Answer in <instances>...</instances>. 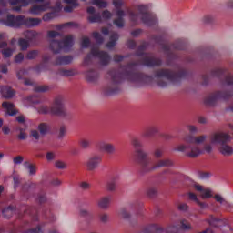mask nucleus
Wrapping results in <instances>:
<instances>
[{
  "label": "nucleus",
  "mask_w": 233,
  "mask_h": 233,
  "mask_svg": "<svg viewBox=\"0 0 233 233\" xmlns=\"http://www.w3.org/2000/svg\"><path fill=\"white\" fill-rule=\"evenodd\" d=\"M135 157L137 163L140 165L143 172H152L155 168H159L161 167H172L174 163L170 159L158 160L155 165L152 164V159L148 157V154L143 150H136Z\"/></svg>",
  "instance_id": "nucleus-2"
},
{
  "label": "nucleus",
  "mask_w": 233,
  "mask_h": 233,
  "mask_svg": "<svg viewBox=\"0 0 233 233\" xmlns=\"http://www.w3.org/2000/svg\"><path fill=\"white\" fill-rule=\"evenodd\" d=\"M2 108H4L7 116H15L19 112L12 102H3Z\"/></svg>",
  "instance_id": "nucleus-14"
},
{
  "label": "nucleus",
  "mask_w": 233,
  "mask_h": 233,
  "mask_svg": "<svg viewBox=\"0 0 233 233\" xmlns=\"http://www.w3.org/2000/svg\"><path fill=\"white\" fill-rule=\"evenodd\" d=\"M64 3H66V5H73L75 6H79V3L77 0H63Z\"/></svg>",
  "instance_id": "nucleus-52"
},
{
  "label": "nucleus",
  "mask_w": 233,
  "mask_h": 233,
  "mask_svg": "<svg viewBox=\"0 0 233 233\" xmlns=\"http://www.w3.org/2000/svg\"><path fill=\"white\" fill-rule=\"evenodd\" d=\"M80 188H82V190H90V183H87V182L80 183Z\"/></svg>",
  "instance_id": "nucleus-49"
},
{
  "label": "nucleus",
  "mask_w": 233,
  "mask_h": 233,
  "mask_svg": "<svg viewBox=\"0 0 233 233\" xmlns=\"http://www.w3.org/2000/svg\"><path fill=\"white\" fill-rule=\"evenodd\" d=\"M72 62V56H63L56 60V65H68Z\"/></svg>",
  "instance_id": "nucleus-25"
},
{
  "label": "nucleus",
  "mask_w": 233,
  "mask_h": 233,
  "mask_svg": "<svg viewBox=\"0 0 233 233\" xmlns=\"http://www.w3.org/2000/svg\"><path fill=\"white\" fill-rule=\"evenodd\" d=\"M214 198H215V200H216L218 203H220V204L225 203V198H223V197H222L221 195H215V196H214Z\"/></svg>",
  "instance_id": "nucleus-55"
},
{
  "label": "nucleus",
  "mask_w": 233,
  "mask_h": 233,
  "mask_svg": "<svg viewBox=\"0 0 233 233\" xmlns=\"http://www.w3.org/2000/svg\"><path fill=\"white\" fill-rule=\"evenodd\" d=\"M154 156H155V157H157V159H159L160 157H163V150L156 149L155 152H154Z\"/></svg>",
  "instance_id": "nucleus-50"
},
{
  "label": "nucleus",
  "mask_w": 233,
  "mask_h": 233,
  "mask_svg": "<svg viewBox=\"0 0 233 233\" xmlns=\"http://www.w3.org/2000/svg\"><path fill=\"white\" fill-rule=\"evenodd\" d=\"M50 130V127L46 123H41L38 125V131L41 136H46L48 131Z\"/></svg>",
  "instance_id": "nucleus-20"
},
{
  "label": "nucleus",
  "mask_w": 233,
  "mask_h": 233,
  "mask_svg": "<svg viewBox=\"0 0 233 233\" xmlns=\"http://www.w3.org/2000/svg\"><path fill=\"white\" fill-rule=\"evenodd\" d=\"M159 132V128L156 127H151L149 128H147V130L145 132L144 136L146 137H148L150 136H154V134H157Z\"/></svg>",
  "instance_id": "nucleus-27"
},
{
  "label": "nucleus",
  "mask_w": 233,
  "mask_h": 233,
  "mask_svg": "<svg viewBox=\"0 0 233 233\" xmlns=\"http://www.w3.org/2000/svg\"><path fill=\"white\" fill-rule=\"evenodd\" d=\"M60 76H72V71L60 70Z\"/></svg>",
  "instance_id": "nucleus-63"
},
{
  "label": "nucleus",
  "mask_w": 233,
  "mask_h": 233,
  "mask_svg": "<svg viewBox=\"0 0 233 233\" xmlns=\"http://www.w3.org/2000/svg\"><path fill=\"white\" fill-rule=\"evenodd\" d=\"M12 214H14V211L10 208H6L3 210V216L4 218H12Z\"/></svg>",
  "instance_id": "nucleus-36"
},
{
  "label": "nucleus",
  "mask_w": 233,
  "mask_h": 233,
  "mask_svg": "<svg viewBox=\"0 0 233 233\" xmlns=\"http://www.w3.org/2000/svg\"><path fill=\"white\" fill-rule=\"evenodd\" d=\"M46 158L47 161H53V159H56V154L54 152H48L46 156Z\"/></svg>",
  "instance_id": "nucleus-53"
},
{
  "label": "nucleus",
  "mask_w": 233,
  "mask_h": 233,
  "mask_svg": "<svg viewBox=\"0 0 233 233\" xmlns=\"http://www.w3.org/2000/svg\"><path fill=\"white\" fill-rule=\"evenodd\" d=\"M117 39H119V36L117 35V34L112 35L110 37V41L106 44V47L114 48V46H116V41H117Z\"/></svg>",
  "instance_id": "nucleus-24"
},
{
  "label": "nucleus",
  "mask_w": 233,
  "mask_h": 233,
  "mask_svg": "<svg viewBox=\"0 0 233 233\" xmlns=\"http://www.w3.org/2000/svg\"><path fill=\"white\" fill-rule=\"evenodd\" d=\"M157 77L158 79L159 86H167V82L163 81H170L174 83L176 79H177V75L168 71V70H159L157 72Z\"/></svg>",
  "instance_id": "nucleus-7"
},
{
  "label": "nucleus",
  "mask_w": 233,
  "mask_h": 233,
  "mask_svg": "<svg viewBox=\"0 0 233 233\" xmlns=\"http://www.w3.org/2000/svg\"><path fill=\"white\" fill-rule=\"evenodd\" d=\"M96 147L98 149H100L102 152H106V154H116V146L112 143L105 142V141H99L96 144Z\"/></svg>",
  "instance_id": "nucleus-11"
},
{
  "label": "nucleus",
  "mask_w": 233,
  "mask_h": 233,
  "mask_svg": "<svg viewBox=\"0 0 233 233\" xmlns=\"http://www.w3.org/2000/svg\"><path fill=\"white\" fill-rule=\"evenodd\" d=\"M25 233H43V230L41 229V226H37L35 228L28 229Z\"/></svg>",
  "instance_id": "nucleus-45"
},
{
  "label": "nucleus",
  "mask_w": 233,
  "mask_h": 233,
  "mask_svg": "<svg viewBox=\"0 0 233 233\" xmlns=\"http://www.w3.org/2000/svg\"><path fill=\"white\" fill-rule=\"evenodd\" d=\"M193 188L198 192L200 198L202 199H210L212 198V190L210 188H205V187L199 185V184H195L193 186Z\"/></svg>",
  "instance_id": "nucleus-12"
},
{
  "label": "nucleus",
  "mask_w": 233,
  "mask_h": 233,
  "mask_svg": "<svg viewBox=\"0 0 233 233\" xmlns=\"http://www.w3.org/2000/svg\"><path fill=\"white\" fill-rule=\"evenodd\" d=\"M120 218H123L124 219H127V218H130V213L127 211V209H121L119 211Z\"/></svg>",
  "instance_id": "nucleus-40"
},
{
  "label": "nucleus",
  "mask_w": 233,
  "mask_h": 233,
  "mask_svg": "<svg viewBox=\"0 0 233 233\" xmlns=\"http://www.w3.org/2000/svg\"><path fill=\"white\" fill-rule=\"evenodd\" d=\"M181 225L184 230H192V225L188 221L182 220Z\"/></svg>",
  "instance_id": "nucleus-37"
},
{
  "label": "nucleus",
  "mask_w": 233,
  "mask_h": 233,
  "mask_svg": "<svg viewBox=\"0 0 233 233\" xmlns=\"http://www.w3.org/2000/svg\"><path fill=\"white\" fill-rule=\"evenodd\" d=\"M24 35L26 37L28 41H32L33 39H35L38 34L35 31H25L24 33Z\"/></svg>",
  "instance_id": "nucleus-28"
},
{
  "label": "nucleus",
  "mask_w": 233,
  "mask_h": 233,
  "mask_svg": "<svg viewBox=\"0 0 233 233\" xmlns=\"http://www.w3.org/2000/svg\"><path fill=\"white\" fill-rule=\"evenodd\" d=\"M23 161H24V158L21 156H17V157L13 158V163L15 165H21V163H23Z\"/></svg>",
  "instance_id": "nucleus-44"
},
{
  "label": "nucleus",
  "mask_w": 233,
  "mask_h": 233,
  "mask_svg": "<svg viewBox=\"0 0 233 233\" xmlns=\"http://www.w3.org/2000/svg\"><path fill=\"white\" fill-rule=\"evenodd\" d=\"M79 145L84 150H86L87 148L92 147V142L88 138H81L79 140Z\"/></svg>",
  "instance_id": "nucleus-22"
},
{
  "label": "nucleus",
  "mask_w": 233,
  "mask_h": 233,
  "mask_svg": "<svg viewBox=\"0 0 233 233\" xmlns=\"http://www.w3.org/2000/svg\"><path fill=\"white\" fill-rule=\"evenodd\" d=\"M0 72H2V74H8V67L6 65L0 66Z\"/></svg>",
  "instance_id": "nucleus-61"
},
{
  "label": "nucleus",
  "mask_w": 233,
  "mask_h": 233,
  "mask_svg": "<svg viewBox=\"0 0 233 233\" xmlns=\"http://www.w3.org/2000/svg\"><path fill=\"white\" fill-rule=\"evenodd\" d=\"M48 37L50 39V48L54 54L59 53L61 48H70L74 45V36L72 35H67L65 37L63 43L61 44L59 39L56 37H61L59 35V33L56 31H49L48 32Z\"/></svg>",
  "instance_id": "nucleus-6"
},
{
  "label": "nucleus",
  "mask_w": 233,
  "mask_h": 233,
  "mask_svg": "<svg viewBox=\"0 0 233 233\" xmlns=\"http://www.w3.org/2000/svg\"><path fill=\"white\" fill-rule=\"evenodd\" d=\"M132 145H133V147H135V148H141V147H143L141 140H139L137 138H134L132 140Z\"/></svg>",
  "instance_id": "nucleus-41"
},
{
  "label": "nucleus",
  "mask_w": 233,
  "mask_h": 233,
  "mask_svg": "<svg viewBox=\"0 0 233 233\" xmlns=\"http://www.w3.org/2000/svg\"><path fill=\"white\" fill-rule=\"evenodd\" d=\"M212 145H217V144H212V142H210V144L205 145L204 146L205 152H207L208 154H210V152H212Z\"/></svg>",
  "instance_id": "nucleus-48"
},
{
  "label": "nucleus",
  "mask_w": 233,
  "mask_h": 233,
  "mask_svg": "<svg viewBox=\"0 0 233 233\" xmlns=\"http://www.w3.org/2000/svg\"><path fill=\"white\" fill-rule=\"evenodd\" d=\"M38 112L39 114H50L51 116H58L59 117H66L68 116V112L65 108L63 97L55 98L50 108L46 106H41L38 108Z\"/></svg>",
  "instance_id": "nucleus-5"
},
{
  "label": "nucleus",
  "mask_w": 233,
  "mask_h": 233,
  "mask_svg": "<svg viewBox=\"0 0 233 233\" xmlns=\"http://www.w3.org/2000/svg\"><path fill=\"white\" fill-rule=\"evenodd\" d=\"M90 45V39L88 37L82 38V47L86 48Z\"/></svg>",
  "instance_id": "nucleus-46"
},
{
  "label": "nucleus",
  "mask_w": 233,
  "mask_h": 233,
  "mask_svg": "<svg viewBox=\"0 0 233 233\" xmlns=\"http://www.w3.org/2000/svg\"><path fill=\"white\" fill-rule=\"evenodd\" d=\"M178 210H182V212H185L188 210V205L182 203L177 206Z\"/></svg>",
  "instance_id": "nucleus-54"
},
{
  "label": "nucleus",
  "mask_w": 233,
  "mask_h": 233,
  "mask_svg": "<svg viewBox=\"0 0 233 233\" xmlns=\"http://www.w3.org/2000/svg\"><path fill=\"white\" fill-rule=\"evenodd\" d=\"M50 8H52L50 2L35 4L30 7L29 14H32V15H41L43 12H46L47 10H50Z\"/></svg>",
  "instance_id": "nucleus-8"
},
{
  "label": "nucleus",
  "mask_w": 233,
  "mask_h": 233,
  "mask_svg": "<svg viewBox=\"0 0 233 233\" xmlns=\"http://www.w3.org/2000/svg\"><path fill=\"white\" fill-rule=\"evenodd\" d=\"M114 24L118 27V28H123L125 26V22L123 21L122 18H118L114 21Z\"/></svg>",
  "instance_id": "nucleus-43"
},
{
  "label": "nucleus",
  "mask_w": 233,
  "mask_h": 233,
  "mask_svg": "<svg viewBox=\"0 0 233 233\" xmlns=\"http://www.w3.org/2000/svg\"><path fill=\"white\" fill-rule=\"evenodd\" d=\"M18 46H20V50L25 52V50H28V47L30 46V42L26 39L20 38L18 40Z\"/></svg>",
  "instance_id": "nucleus-21"
},
{
  "label": "nucleus",
  "mask_w": 233,
  "mask_h": 233,
  "mask_svg": "<svg viewBox=\"0 0 233 233\" xmlns=\"http://www.w3.org/2000/svg\"><path fill=\"white\" fill-rule=\"evenodd\" d=\"M110 200H111L110 197H103L98 200L97 206L99 207V208H102L103 210H106V208L110 207Z\"/></svg>",
  "instance_id": "nucleus-17"
},
{
  "label": "nucleus",
  "mask_w": 233,
  "mask_h": 233,
  "mask_svg": "<svg viewBox=\"0 0 233 233\" xmlns=\"http://www.w3.org/2000/svg\"><path fill=\"white\" fill-rule=\"evenodd\" d=\"M99 218H100V221H102V223H106V221H108L107 214H102L99 216Z\"/></svg>",
  "instance_id": "nucleus-59"
},
{
  "label": "nucleus",
  "mask_w": 233,
  "mask_h": 233,
  "mask_svg": "<svg viewBox=\"0 0 233 233\" xmlns=\"http://www.w3.org/2000/svg\"><path fill=\"white\" fill-rule=\"evenodd\" d=\"M225 5L228 10H233V0H227Z\"/></svg>",
  "instance_id": "nucleus-58"
},
{
  "label": "nucleus",
  "mask_w": 233,
  "mask_h": 233,
  "mask_svg": "<svg viewBox=\"0 0 233 233\" xmlns=\"http://www.w3.org/2000/svg\"><path fill=\"white\" fill-rule=\"evenodd\" d=\"M91 5H96L98 8H106L108 6V4L104 0H93Z\"/></svg>",
  "instance_id": "nucleus-29"
},
{
  "label": "nucleus",
  "mask_w": 233,
  "mask_h": 233,
  "mask_svg": "<svg viewBox=\"0 0 233 233\" xmlns=\"http://www.w3.org/2000/svg\"><path fill=\"white\" fill-rule=\"evenodd\" d=\"M116 187L117 186L114 181L107 182L106 185V188L108 192H114V190H116Z\"/></svg>",
  "instance_id": "nucleus-32"
},
{
  "label": "nucleus",
  "mask_w": 233,
  "mask_h": 233,
  "mask_svg": "<svg viewBox=\"0 0 233 233\" xmlns=\"http://www.w3.org/2000/svg\"><path fill=\"white\" fill-rule=\"evenodd\" d=\"M91 54L95 57H98L102 65H108V62L110 61V56H108L106 53L99 52V49L95 47L92 49Z\"/></svg>",
  "instance_id": "nucleus-13"
},
{
  "label": "nucleus",
  "mask_w": 233,
  "mask_h": 233,
  "mask_svg": "<svg viewBox=\"0 0 233 233\" xmlns=\"http://www.w3.org/2000/svg\"><path fill=\"white\" fill-rule=\"evenodd\" d=\"M113 5L116 8H121L123 6V0H114Z\"/></svg>",
  "instance_id": "nucleus-56"
},
{
  "label": "nucleus",
  "mask_w": 233,
  "mask_h": 233,
  "mask_svg": "<svg viewBox=\"0 0 233 233\" xmlns=\"http://www.w3.org/2000/svg\"><path fill=\"white\" fill-rule=\"evenodd\" d=\"M54 17H56V13L55 12H51V13H47L46 15H43V21L48 22V21H52V19H54Z\"/></svg>",
  "instance_id": "nucleus-33"
},
{
  "label": "nucleus",
  "mask_w": 233,
  "mask_h": 233,
  "mask_svg": "<svg viewBox=\"0 0 233 233\" xmlns=\"http://www.w3.org/2000/svg\"><path fill=\"white\" fill-rule=\"evenodd\" d=\"M96 12V8L90 6L87 8V13L91 15L88 17L89 23H101V16L99 15H94Z\"/></svg>",
  "instance_id": "nucleus-16"
},
{
  "label": "nucleus",
  "mask_w": 233,
  "mask_h": 233,
  "mask_svg": "<svg viewBox=\"0 0 233 233\" xmlns=\"http://www.w3.org/2000/svg\"><path fill=\"white\" fill-rule=\"evenodd\" d=\"M70 5H67L64 8V12L70 13L74 12L75 8H77V6L74 7V4H69Z\"/></svg>",
  "instance_id": "nucleus-47"
},
{
  "label": "nucleus",
  "mask_w": 233,
  "mask_h": 233,
  "mask_svg": "<svg viewBox=\"0 0 233 233\" xmlns=\"http://www.w3.org/2000/svg\"><path fill=\"white\" fill-rule=\"evenodd\" d=\"M55 167L59 170H65V168H66V164L61 160H56L55 162Z\"/></svg>",
  "instance_id": "nucleus-35"
},
{
  "label": "nucleus",
  "mask_w": 233,
  "mask_h": 233,
  "mask_svg": "<svg viewBox=\"0 0 233 233\" xmlns=\"http://www.w3.org/2000/svg\"><path fill=\"white\" fill-rule=\"evenodd\" d=\"M18 139L25 141V139L28 138V134H26V128L18 127Z\"/></svg>",
  "instance_id": "nucleus-23"
},
{
  "label": "nucleus",
  "mask_w": 233,
  "mask_h": 233,
  "mask_svg": "<svg viewBox=\"0 0 233 233\" xmlns=\"http://www.w3.org/2000/svg\"><path fill=\"white\" fill-rule=\"evenodd\" d=\"M185 143L187 144H179L175 147L177 152H183L185 156L187 157H198L201 156V149L198 145H203L205 141H207V136L201 135L198 137H194L189 135L184 138Z\"/></svg>",
  "instance_id": "nucleus-1"
},
{
  "label": "nucleus",
  "mask_w": 233,
  "mask_h": 233,
  "mask_svg": "<svg viewBox=\"0 0 233 233\" xmlns=\"http://www.w3.org/2000/svg\"><path fill=\"white\" fill-rule=\"evenodd\" d=\"M0 94L4 99H12L15 96V91L10 86H2Z\"/></svg>",
  "instance_id": "nucleus-15"
},
{
  "label": "nucleus",
  "mask_w": 233,
  "mask_h": 233,
  "mask_svg": "<svg viewBox=\"0 0 233 233\" xmlns=\"http://www.w3.org/2000/svg\"><path fill=\"white\" fill-rule=\"evenodd\" d=\"M93 37H95L96 41H99V43H103V38L101 37V34L95 32L93 33Z\"/></svg>",
  "instance_id": "nucleus-57"
},
{
  "label": "nucleus",
  "mask_w": 233,
  "mask_h": 233,
  "mask_svg": "<svg viewBox=\"0 0 233 233\" xmlns=\"http://www.w3.org/2000/svg\"><path fill=\"white\" fill-rule=\"evenodd\" d=\"M4 57H11L12 54H14V49L9 47L3 48L1 51Z\"/></svg>",
  "instance_id": "nucleus-31"
},
{
  "label": "nucleus",
  "mask_w": 233,
  "mask_h": 233,
  "mask_svg": "<svg viewBox=\"0 0 233 233\" xmlns=\"http://www.w3.org/2000/svg\"><path fill=\"white\" fill-rule=\"evenodd\" d=\"M159 64H160L159 60H156V58H147L146 60V65L147 66H155V65H159Z\"/></svg>",
  "instance_id": "nucleus-34"
},
{
  "label": "nucleus",
  "mask_w": 233,
  "mask_h": 233,
  "mask_svg": "<svg viewBox=\"0 0 233 233\" xmlns=\"http://www.w3.org/2000/svg\"><path fill=\"white\" fill-rule=\"evenodd\" d=\"M2 131L4 134L8 135V134H10V127H8V126H4L2 127Z\"/></svg>",
  "instance_id": "nucleus-64"
},
{
  "label": "nucleus",
  "mask_w": 233,
  "mask_h": 233,
  "mask_svg": "<svg viewBox=\"0 0 233 233\" xmlns=\"http://www.w3.org/2000/svg\"><path fill=\"white\" fill-rule=\"evenodd\" d=\"M188 198L191 201H195V203H197V205H198V207H200L201 208H205L207 207L205 203L199 201V198H198V195H196L195 193L189 192Z\"/></svg>",
  "instance_id": "nucleus-19"
},
{
  "label": "nucleus",
  "mask_w": 233,
  "mask_h": 233,
  "mask_svg": "<svg viewBox=\"0 0 233 233\" xmlns=\"http://www.w3.org/2000/svg\"><path fill=\"white\" fill-rule=\"evenodd\" d=\"M48 90V86H35V92H46Z\"/></svg>",
  "instance_id": "nucleus-42"
},
{
  "label": "nucleus",
  "mask_w": 233,
  "mask_h": 233,
  "mask_svg": "<svg viewBox=\"0 0 233 233\" xmlns=\"http://www.w3.org/2000/svg\"><path fill=\"white\" fill-rule=\"evenodd\" d=\"M232 137L230 135L223 132L213 133L209 137V141L211 145H220L218 150L222 156L227 157L232 156L233 154V147L232 146L228 145V143L230 142Z\"/></svg>",
  "instance_id": "nucleus-3"
},
{
  "label": "nucleus",
  "mask_w": 233,
  "mask_h": 233,
  "mask_svg": "<svg viewBox=\"0 0 233 233\" xmlns=\"http://www.w3.org/2000/svg\"><path fill=\"white\" fill-rule=\"evenodd\" d=\"M7 3L14 12H21V9L28 6L32 0H7Z\"/></svg>",
  "instance_id": "nucleus-9"
},
{
  "label": "nucleus",
  "mask_w": 233,
  "mask_h": 233,
  "mask_svg": "<svg viewBox=\"0 0 233 233\" xmlns=\"http://www.w3.org/2000/svg\"><path fill=\"white\" fill-rule=\"evenodd\" d=\"M85 77L86 81H89V83H94V81L97 80V77H99V76L96 71H87L85 73Z\"/></svg>",
  "instance_id": "nucleus-18"
},
{
  "label": "nucleus",
  "mask_w": 233,
  "mask_h": 233,
  "mask_svg": "<svg viewBox=\"0 0 233 233\" xmlns=\"http://www.w3.org/2000/svg\"><path fill=\"white\" fill-rule=\"evenodd\" d=\"M24 59H25V55L23 53H18L15 56V63H23Z\"/></svg>",
  "instance_id": "nucleus-39"
},
{
  "label": "nucleus",
  "mask_w": 233,
  "mask_h": 233,
  "mask_svg": "<svg viewBox=\"0 0 233 233\" xmlns=\"http://www.w3.org/2000/svg\"><path fill=\"white\" fill-rule=\"evenodd\" d=\"M39 56V51L37 50H31L29 52H27L26 56H25V59H35V57H37Z\"/></svg>",
  "instance_id": "nucleus-30"
},
{
  "label": "nucleus",
  "mask_w": 233,
  "mask_h": 233,
  "mask_svg": "<svg viewBox=\"0 0 233 233\" xmlns=\"http://www.w3.org/2000/svg\"><path fill=\"white\" fill-rule=\"evenodd\" d=\"M102 17L103 19H110V17H112V13H110L108 10H106L102 13Z\"/></svg>",
  "instance_id": "nucleus-51"
},
{
  "label": "nucleus",
  "mask_w": 233,
  "mask_h": 233,
  "mask_svg": "<svg viewBox=\"0 0 233 233\" xmlns=\"http://www.w3.org/2000/svg\"><path fill=\"white\" fill-rule=\"evenodd\" d=\"M28 170H29V174H30L31 176H34V174H35V172H36V169H35V167H34V165H29V166H28Z\"/></svg>",
  "instance_id": "nucleus-60"
},
{
  "label": "nucleus",
  "mask_w": 233,
  "mask_h": 233,
  "mask_svg": "<svg viewBox=\"0 0 233 233\" xmlns=\"http://www.w3.org/2000/svg\"><path fill=\"white\" fill-rule=\"evenodd\" d=\"M2 23L6 26H12L13 28H19V26H27L32 28L34 26H39V24L42 23L41 18H26L25 15L14 16L13 15H8L5 20H3Z\"/></svg>",
  "instance_id": "nucleus-4"
},
{
  "label": "nucleus",
  "mask_w": 233,
  "mask_h": 233,
  "mask_svg": "<svg viewBox=\"0 0 233 233\" xmlns=\"http://www.w3.org/2000/svg\"><path fill=\"white\" fill-rule=\"evenodd\" d=\"M101 161H103V157L99 155H95L93 157H90L87 161L86 162V167L87 170L93 171L101 165Z\"/></svg>",
  "instance_id": "nucleus-10"
},
{
  "label": "nucleus",
  "mask_w": 233,
  "mask_h": 233,
  "mask_svg": "<svg viewBox=\"0 0 233 233\" xmlns=\"http://www.w3.org/2000/svg\"><path fill=\"white\" fill-rule=\"evenodd\" d=\"M29 137L35 139V141H39L41 139V133L37 129H32L29 133Z\"/></svg>",
  "instance_id": "nucleus-26"
},
{
  "label": "nucleus",
  "mask_w": 233,
  "mask_h": 233,
  "mask_svg": "<svg viewBox=\"0 0 233 233\" xmlns=\"http://www.w3.org/2000/svg\"><path fill=\"white\" fill-rule=\"evenodd\" d=\"M65 134H66V127L65 126H61L58 129V137L60 139L65 137Z\"/></svg>",
  "instance_id": "nucleus-38"
},
{
  "label": "nucleus",
  "mask_w": 233,
  "mask_h": 233,
  "mask_svg": "<svg viewBox=\"0 0 233 233\" xmlns=\"http://www.w3.org/2000/svg\"><path fill=\"white\" fill-rule=\"evenodd\" d=\"M188 131L191 132V134H196L198 132V127L196 126H188Z\"/></svg>",
  "instance_id": "nucleus-62"
}]
</instances>
